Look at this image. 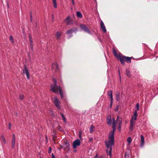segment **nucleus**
<instances>
[{
  "label": "nucleus",
  "mask_w": 158,
  "mask_h": 158,
  "mask_svg": "<svg viewBox=\"0 0 158 158\" xmlns=\"http://www.w3.org/2000/svg\"><path fill=\"white\" fill-rule=\"evenodd\" d=\"M116 126H112V127L113 131H110L108 138V141H105V144L107 149H109L110 150L109 152V155L111 156V151L112 150V146L114 145V131L116 130Z\"/></svg>",
  "instance_id": "nucleus-1"
},
{
  "label": "nucleus",
  "mask_w": 158,
  "mask_h": 158,
  "mask_svg": "<svg viewBox=\"0 0 158 158\" xmlns=\"http://www.w3.org/2000/svg\"><path fill=\"white\" fill-rule=\"evenodd\" d=\"M119 60H120L121 64L123 65L125 64V61L127 63H130L131 62V59L132 58V57L126 56L122 55L121 56H119Z\"/></svg>",
  "instance_id": "nucleus-2"
},
{
  "label": "nucleus",
  "mask_w": 158,
  "mask_h": 158,
  "mask_svg": "<svg viewBox=\"0 0 158 158\" xmlns=\"http://www.w3.org/2000/svg\"><path fill=\"white\" fill-rule=\"evenodd\" d=\"M53 80L54 81V84L53 85L52 84L51 85V90L54 93H57L58 91V88H59L60 87L57 85V81L55 78L53 79Z\"/></svg>",
  "instance_id": "nucleus-3"
},
{
  "label": "nucleus",
  "mask_w": 158,
  "mask_h": 158,
  "mask_svg": "<svg viewBox=\"0 0 158 158\" xmlns=\"http://www.w3.org/2000/svg\"><path fill=\"white\" fill-rule=\"evenodd\" d=\"M64 21L68 25L73 24V20L71 19V17L70 16H68L65 19Z\"/></svg>",
  "instance_id": "nucleus-4"
},
{
  "label": "nucleus",
  "mask_w": 158,
  "mask_h": 158,
  "mask_svg": "<svg viewBox=\"0 0 158 158\" xmlns=\"http://www.w3.org/2000/svg\"><path fill=\"white\" fill-rule=\"evenodd\" d=\"M80 27L81 29L85 32L89 34H91V31L85 25L83 24H81L80 25Z\"/></svg>",
  "instance_id": "nucleus-5"
},
{
  "label": "nucleus",
  "mask_w": 158,
  "mask_h": 158,
  "mask_svg": "<svg viewBox=\"0 0 158 158\" xmlns=\"http://www.w3.org/2000/svg\"><path fill=\"white\" fill-rule=\"evenodd\" d=\"M77 31V29L76 27H73L66 31V34L68 35H70V37L72 36V33L74 32H76Z\"/></svg>",
  "instance_id": "nucleus-6"
},
{
  "label": "nucleus",
  "mask_w": 158,
  "mask_h": 158,
  "mask_svg": "<svg viewBox=\"0 0 158 158\" xmlns=\"http://www.w3.org/2000/svg\"><path fill=\"white\" fill-rule=\"evenodd\" d=\"M23 73L26 75V77L28 79H30V75L26 65H24V68L23 70Z\"/></svg>",
  "instance_id": "nucleus-7"
},
{
  "label": "nucleus",
  "mask_w": 158,
  "mask_h": 158,
  "mask_svg": "<svg viewBox=\"0 0 158 158\" xmlns=\"http://www.w3.org/2000/svg\"><path fill=\"white\" fill-rule=\"evenodd\" d=\"M53 102L55 105L56 106L57 108L59 109H60V102L56 97L55 98V99L53 101Z\"/></svg>",
  "instance_id": "nucleus-8"
},
{
  "label": "nucleus",
  "mask_w": 158,
  "mask_h": 158,
  "mask_svg": "<svg viewBox=\"0 0 158 158\" xmlns=\"http://www.w3.org/2000/svg\"><path fill=\"white\" fill-rule=\"evenodd\" d=\"M80 145V141L79 139H77L75 140L73 143V147L74 148H76L77 146Z\"/></svg>",
  "instance_id": "nucleus-9"
},
{
  "label": "nucleus",
  "mask_w": 158,
  "mask_h": 158,
  "mask_svg": "<svg viewBox=\"0 0 158 158\" xmlns=\"http://www.w3.org/2000/svg\"><path fill=\"white\" fill-rule=\"evenodd\" d=\"M100 26L103 32L104 33L106 32V30L103 21L102 20L101 21Z\"/></svg>",
  "instance_id": "nucleus-10"
},
{
  "label": "nucleus",
  "mask_w": 158,
  "mask_h": 158,
  "mask_svg": "<svg viewBox=\"0 0 158 158\" xmlns=\"http://www.w3.org/2000/svg\"><path fill=\"white\" fill-rule=\"evenodd\" d=\"M113 53L114 56L117 58V59L118 60H119V56H121L122 54L120 53H119L118 54H117L116 51L114 49L113 50Z\"/></svg>",
  "instance_id": "nucleus-11"
},
{
  "label": "nucleus",
  "mask_w": 158,
  "mask_h": 158,
  "mask_svg": "<svg viewBox=\"0 0 158 158\" xmlns=\"http://www.w3.org/2000/svg\"><path fill=\"white\" fill-rule=\"evenodd\" d=\"M106 121L107 123L109 125H111L112 123V120L111 119V116L110 115H109L106 117Z\"/></svg>",
  "instance_id": "nucleus-12"
},
{
  "label": "nucleus",
  "mask_w": 158,
  "mask_h": 158,
  "mask_svg": "<svg viewBox=\"0 0 158 158\" xmlns=\"http://www.w3.org/2000/svg\"><path fill=\"white\" fill-rule=\"evenodd\" d=\"M0 140L1 143L3 142L4 144L6 143V141L3 134H2L0 136Z\"/></svg>",
  "instance_id": "nucleus-13"
},
{
  "label": "nucleus",
  "mask_w": 158,
  "mask_h": 158,
  "mask_svg": "<svg viewBox=\"0 0 158 158\" xmlns=\"http://www.w3.org/2000/svg\"><path fill=\"white\" fill-rule=\"evenodd\" d=\"M134 123L135 122H134L133 121H132V120L130 121L129 129L131 131H132L134 128Z\"/></svg>",
  "instance_id": "nucleus-14"
},
{
  "label": "nucleus",
  "mask_w": 158,
  "mask_h": 158,
  "mask_svg": "<svg viewBox=\"0 0 158 158\" xmlns=\"http://www.w3.org/2000/svg\"><path fill=\"white\" fill-rule=\"evenodd\" d=\"M140 138L141 139V143L140 145V147H142L144 145V137L143 135H141L140 136Z\"/></svg>",
  "instance_id": "nucleus-15"
},
{
  "label": "nucleus",
  "mask_w": 158,
  "mask_h": 158,
  "mask_svg": "<svg viewBox=\"0 0 158 158\" xmlns=\"http://www.w3.org/2000/svg\"><path fill=\"white\" fill-rule=\"evenodd\" d=\"M61 33L59 31L56 32V37L57 40H59L60 39V37L61 35Z\"/></svg>",
  "instance_id": "nucleus-16"
},
{
  "label": "nucleus",
  "mask_w": 158,
  "mask_h": 158,
  "mask_svg": "<svg viewBox=\"0 0 158 158\" xmlns=\"http://www.w3.org/2000/svg\"><path fill=\"white\" fill-rule=\"evenodd\" d=\"M120 93L119 92L116 91V100L118 101L120 100Z\"/></svg>",
  "instance_id": "nucleus-17"
},
{
  "label": "nucleus",
  "mask_w": 158,
  "mask_h": 158,
  "mask_svg": "<svg viewBox=\"0 0 158 158\" xmlns=\"http://www.w3.org/2000/svg\"><path fill=\"white\" fill-rule=\"evenodd\" d=\"M126 74L128 78H130L132 76V75L130 73V71L128 69H126Z\"/></svg>",
  "instance_id": "nucleus-18"
},
{
  "label": "nucleus",
  "mask_w": 158,
  "mask_h": 158,
  "mask_svg": "<svg viewBox=\"0 0 158 158\" xmlns=\"http://www.w3.org/2000/svg\"><path fill=\"white\" fill-rule=\"evenodd\" d=\"M58 90L59 91L60 94V95L61 98L62 99L63 98L64 96L63 91H62V89H61L60 87L59 88H58Z\"/></svg>",
  "instance_id": "nucleus-19"
},
{
  "label": "nucleus",
  "mask_w": 158,
  "mask_h": 158,
  "mask_svg": "<svg viewBox=\"0 0 158 158\" xmlns=\"http://www.w3.org/2000/svg\"><path fill=\"white\" fill-rule=\"evenodd\" d=\"M119 117L118 116H117V120H118V126L121 127L122 123V119L121 118H120L119 119Z\"/></svg>",
  "instance_id": "nucleus-20"
},
{
  "label": "nucleus",
  "mask_w": 158,
  "mask_h": 158,
  "mask_svg": "<svg viewBox=\"0 0 158 158\" xmlns=\"http://www.w3.org/2000/svg\"><path fill=\"white\" fill-rule=\"evenodd\" d=\"M77 16L80 18H81L82 17V15L81 13L79 11L77 12Z\"/></svg>",
  "instance_id": "nucleus-21"
},
{
  "label": "nucleus",
  "mask_w": 158,
  "mask_h": 158,
  "mask_svg": "<svg viewBox=\"0 0 158 158\" xmlns=\"http://www.w3.org/2000/svg\"><path fill=\"white\" fill-rule=\"evenodd\" d=\"M53 3V6L55 8H56L57 7V5L56 2V0H52Z\"/></svg>",
  "instance_id": "nucleus-22"
},
{
  "label": "nucleus",
  "mask_w": 158,
  "mask_h": 158,
  "mask_svg": "<svg viewBox=\"0 0 158 158\" xmlns=\"http://www.w3.org/2000/svg\"><path fill=\"white\" fill-rule=\"evenodd\" d=\"M94 128V127L93 125H91L90 127V132L92 133L93 131V129Z\"/></svg>",
  "instance_id": "nucleus-23"
},
{
  "label": "nucleus",
  "mask_w": 158,
  "mask_h": 158,
  "mask_svg": "<svg viewBox=\"0 0 158 158\" xmlns=\"http://www.w3.org/2000/svg\"><path fill=\"white\" fill-rule=\"evenodd\" d=\"M132 140L131 137H129L127 139V142H128V144H130L131 143Z\"/></svg>",
  "instance_id": "nucleus-24"
},
{
  "label": "nucleus",
  "mask_w": 158,
  "mask_h": 158,
  "mask_svg": "<svg viewBox=\"0 0 158 158\" xmlns=\"http://www.w3.org/2000/svg\"><path fill=\"white\" fill-rule=\"evenodd\" d=\"M12 148H13L15 147V139H12Z\"/></svg>",
  "instance_id": "nucleus-25"
},
{
  "label": "nucleus",
  "mask_w": 158,
  "mask_h": 158,
  "mask_svg": "<svg viewBox=\"0 0 158 158\" xmlns=\"http://www.w3.org/2000/svg\"><path fill=\"white\" fill-rule=\"evenodd\" d=\"M29 38L30 41V43L31 46L32 47V44L33 42H32V38L31 36V35L30 34H29Z\"/></svg>",
  "instance_id": "nucleus-26"
},
{
  "label": "nucleus",
  "mask_w": 158,
  "mask_h": 158,
  "mask_svg": "<svg viewBox=\"0 0 158 158\" xmlns=\"http://www.w3.org/2000/svg\"><path fill=\"white\" fill-rule=\"evenodd\" d=\"M60 114L61 115V116H62V117L63 118V120H64V122H66V119L65 118L64 116V115L61 112L60 113Z\"/></svg>",
  "instance_id": "nucleus-27"
},
{
  "label": "nucleus",
  "mask_w": 158,
  "mask_h": 158,
  "mask_svg": "<svg viewBox=\"0 0 158 158\" xmlns=\"http://www.w3.org/2000/svg\"><path fill=\"white\" fill-rule=\"evenodd\" d=\"M65 147L66 148H69V143L65 142Z\"/></svg>",
  "instance_id": "nucleus-28"
},
{
  "label": "nucleus",
  "mask_w": 158,
  "mask_h": 158,
  "mask_svg": "<svg viewBox=\"0 0 158 158\" xmlns=\"http://www.w3.org/2000/svg\"><path fill=\"white\" fill-rule=\"evenodd\" d=\"M113 122L112 123V126H116L117 123L115 122V119L114 118H113Z\"/></svg>",
  "instance_id": "nucleus-29"
},
{
  "label": "nucleus",
  "mask_w": 158,
  "mask_h": 158,
  "mask_svg": "<svg viewBox=\"0 0 158 158\" xmlns=\"http://www.w3.org/2000/svg\"><path fill=\"white\" fill-rule=\"evenodd\" d=\"M53 64H54L55 65V66L56 68V71H57L58 70H59V67H58V65L57 64V63L52 64V65H53Z\"/></svg>",
  "instance_id": "nucleus-30"
},
{
  "label": "nucleus",
  "mask_w": 158,
  "mask_h": 158,
  "mask_svg": "<svg viewBox=\"0 0 158 158\" xmlns=\"http://www.w3.org/2000/svg\"><path fill=\"white\" fill-rule=\"evenodd\" d=\"M10 41L12 43H14L13 39V36H12V35H10Z\"/></svg>",
  "instance_id": "nucleus-31"
},
{
  "label": "nucleus",
  "mask_w": 158,
  "mask_h": 158,
  "mask_svg": "<svg viewBox=\"0 0 158 158\" xmlns=\"http://www.w3.org/2000/svg\"><path fill=\"white\" fill-rule=\"evenodd\" d=\"M107 94L109 97L112 95V91L111 90H110L109 91H108L107 93Z\"/></svg>",
  "instance_id": "nucleus-32"
},
{
  "label": "nucleus",
  "mask_w": 158,
  "mask_h": 158,
  "mask_svg": "<svg viewBox=\"0 0 158 158\" xmlns=\"http://www.w3.org/2000/svg\"><path fill=\"white\" fill-rule=\"evenodd\" d=\"M138 116V114L137 113V110H135L134 112V115L133 116L135 117H137Z\"/></svg>",
  "instance_id": "nucleus-33"
},
{
  "label": "nucleus",
  "mask_w": 158,
  "mask_h": 158,
  "mask_svg": "<svg viewBox=\"0 0 158 158\" xmlns=\"http://www.w3.org/2000/svg\"><path fill=\"white\" fill-rule=\"evenodd\" d=\"M24 98V96L23 95H20L19 96V99L20 100H22Z\"/></svg>",
  "instance_id": "nucleus-34"
},
{
  "label": "nucleus",
  "mask_w": 158,
  "mask_h": 158,
  "mask_svg": "<svg viewBox=\"0 0 158 158\" xmlns=\"http://www.w3.org/2000/svg\"><path fill=\"white\" fill-rule=\"evenodd\" d=\"M129 155L127 154V152L125 153L124 157L125 158H129Z\"/></svg>",
  "instance_id": "nucleus-35"
},
{
  "label": "nucleus",
  "mask_w": 158,
  "mask_h": 158,
  "mask_svg": "<svg viewBox=\"0 0 158 158\" xmlns=\"http://www.w3.org/2000/svg\"><path fill=\"white\" fill-rule=\"evenodd\" d=\"M137 117H135V116H133L131 119L130 120V121L132 120V121H133V120H135L136 119Z\"/></svg>",
  "instance_id": "nucleus-36"
},
{
  "label": "nucleus",
  "mask_w": 158,
  "mask_h": 158,
  "mask_svg": "<svg viewBox=\"0 0 158 158\" xmlns=\"http://www.w3.org/2000/svg\"><path fill=\"white\" fill-rule=\"evenodd\" d=\"M30 20L31 21V22H32V13L31 11L30 12Z\"/></svg>",
  "instance_id": "nucleus-37"
},
{
  "label": "nucleus",
  "mask_w": 158,
  "mask_h": 158,
  "mask_svg": "<svg viewBox=\"0 0 158 158\" xmlns=\"http://www.w3.org/2000/svg\"><path fill=\"white\" fill-rule=\"evenodd\" d=\"M52 139L53 140H55L56 139V137L55 135H52Z\"/></svg>",
  "instance_id": "nucleus-38"
},
{
  "label": "nucleus",
  "mask_w": 158,
  "mask_h": 158,
  "mask_svg": "<svg viewBox=\"0 0 158 158\" xmlns=\"http://www.w3.org/2000/svg\"><path fill=\"white\" fill-rule=\"evenodd\" d=\"M51 152H52L51 148V147H49L48 148V152L49 153H51Z\"/></svg>",
  "instance_id": "nucleus-39"
},
{
  "label": "nucleus",
  "mask_w": 158,
  "mask_h": 158,
  "mask_svg": "<svg viewBox=\"0 0 158 158\" xmlns=\"http://www.w3.org/2000/svg\"><path fill=\"white\" fill-rule=\"evenodd\" d=\"M136 107L137 108V111L139 110V103H137L136 105Z\"/></svg>",
  "instance_id": "nucleus-40"
},
{
  "label": "nucleus",
  "mask_w": 158,
  "mask_h": 158,
  "mask_svg": "<svg viewBox=\"0 0 158 158\" xmlns=\"http://www.w3.org/2000/svg\"><path fill=\"white\" fill-rule=\"evenodd\" d=\"M109 97L110 98V101L111 102H113V99L112 95L110 96Z\"/></svg>",
  "instance_id": "nucleus-41"
},
{
  "label": "nucleus",
  "mask_w": 158,
  "mask_h": 158,
  "mask_svg": "<svg viewBox=\"0 0 158 158\" xmlns=\"http://www.w3.org/2000/svg\"><path fill=\"white\" fill-rule=\"evenodd\" d=\"M119 106V105H118L117 106L116 108L114 110L115 111H118V109Z\"/></svg>",
  "instance_id": "nucleus-42"
},
{
  "label": "nucleus",
  "mask_w": 158,
  "mask_h": 158,
  "mask_svg": "<svg viewBox=\"0 0 158 158\" xmlns=\"http://www.w3.org/2000/svg\"><path fill=\"white\" fill-rule=\"evenodd\" d=\"M79 138L80 139H81V133L80 131L79 132Z\"/></svg>",
  "instance_id": "nucleus-43"
},
{
  "label": "nucleus",
  "mask_w": 158,
  "mask_h": 158,
  "mask_svg": "<svg viewBox=\"0 0 158 158\" xmlns=\"http://www.w3.org/2000/svg\"><path fill=\"white\" fill-rule=\"evenodd\" d=\"M12 136V139H15V135L14 134H13Z\"/></svg>",
  "instance_id": "nucleus-44"
},
{
  "label": "nucleus",
  "mask_w": 158,
  "mask_h": 158,
  "mask_svg": "<svg viewBox=\"0 0 158 158\" xmlns=\"http://www.w3.org/2000/svg\"><path fill=\"white\" fill-rule=\"evenodd\" d=\"M118 129L119 131H120L121 129V127L118 126Z\"/></svg>",
  "instance_id": "nucleus-45"
},
{
  "label": "nucleus",
  "mask_w": 158,
  "mask_h": 158,
  "mask_svg": "<svg viewBox=\"0 0 158 158\" xmlns=\"http://www.w3.org/2000/svg\"><path fill=\"white\" fill-rule=\"evenodd\" d=\"M93 139L92 138H89V142H91L92 141Z\"/></svg>",
  "instance_id": "nucleus-46"
},
{
  "label": "nucleus",
  "mask_w": 158,
  "mask_h": 158,
  "mask_svg": "<svg viewBox=\"0 0 158 158\" xmlns=\"http://www.w3.org/2000/svg\"><path fill=\"white\" fill-rule=\"evenodd\" d=\"M52 158H55V157L54 155L52 153Z\"/></svg>",
  "instance_id": "nucleus-47"
},
{
  "label": "nucleus",
  "mask_w": 158,
  "mask_h": 158,
  "mask_svg": "<svg viewBox=\"0 0 158 158\" xmlns=\"http://www.w3.org/2000/svg\"><path fill=\"white\" fill-rule=\"evenodd\" d=\"M112 103H113V102H111L110 101V108H111L112 107Z\"/></svg>",
  "instance_id": "nucleus-48"
},
{
  "label": "nucleus",
  "mask_w": 158,
  "mask_h": 158,
  "mask_svg": "<svg viewBox=\"0 0 158 158\" xmlns=\"http://www.w3.org/2000/svg\"><path fill=\"white\" fill-rule=\"evenodd\" d=\"M56 133V131L55 130H54L53 131V135H55V134Z\"/></svg>",
  "instance_id": "nucleus-49"
},
{
  "label": "nucleus",
  "mask_w": 158,
  "mask_h": 158,
  "mask_svg": "<svg viewBox=\"0 0 158 158\" xmlns=\"http://www.w3.org/2000/svg\"><path fill=\"white\" fill-rule=\"evenodd\" d=\"M61 128V127L60 126H58V129L59 130H60V129Z\"/></svg>",
  "instance_id": "nucleus-50"
},
{
  "label": "nucleus",
  "mask_w": 158,
  "mask_h": 158,
  "mask_svg": "<svg viewBox=\"0 0 158 158\" xmlns=\"http://www.w3.org/2000/svg\"><path fill=\"white\" fill-rule=\"evenodd\" d=\"M72 3H73V4H74V1L73 0H72Z\"/></svg>",
  "instance_id": "nucleus-51"
},
{
  "label": "nucleus",
  "mask_w": 158,
  "mask_h": 158,
  "mask_svg": "<svg viewBox=\"0 0 158 158\" xmlns=\"http://www.w3.org/2000/svg\"><path fill=\"white\" fill-rule=\"evenodd\" d=\"M98 39L100 41H101V39H100V38H98Z\"/></svg>",
  "instance_id": "nucleus-52"
},
{
  "label": "nucleus",
  "mask_w": 158,
  "mask_h": 158,
  "mask_svg": "<svg viewBox=\"0 0 158 158\" xmlns=\"http://www.w3.org/2000/svg\"><path fill=\"white\" fill-rule=\"evenodd\" d=\"M9 127H10L11 126V123H9Z\"/></svg>",
  "instance_id": "nucleus-53"
},
{
  "label": "nucleus",
  "mask_w": 158,
  "mask_h": 158,
  "mask_svg": "<svg viewBox=\"0 0 158 158\" xmlns=\"http://www.w3.org/2000/svg\"><path fill=\"white\" fill-rule=\"evenodd\" d=\"M94 158H97V155L94 157Z\"/></svg>",
  "instance_id": "nucleus-54"
},
{
  "label": "nucleus",
  "mask_w": 158,
  "mask_h": 158,
  "mask_svg": "<svg viewBox=\"0 0 158 158\" xmlns=\"http://www.w3.org/2000/svg\"><path fill=\"white\" fill-rule=\"evenodd\" d=\"M7 4L8 6V7H9V4Z\"/></svg>",
  "instance_id": "nucleus-55"
},
{
  "label": "nucleus",
  "mask_w": 158,
  "mask_h": 158,
  "mask_svg": "<svg viewBox=\"0 0 158 158\" xmlns=\"http://www.w3.org/2000/svg\"><path fill=\"white\" fill-rule=\"evenodd\" d=\"M10 127H9V129H10Z\"/></svg>",
  "instance_id": "nucleus-56"
},
{
  "label": "nucleus",
  "mask_w": 158,
  "mask_h": 158,
  "mask_svg": "<svg viewBox=\"0 0 158 158\" xmlns=\"http://www.w3.org/2000/svg\"><path fill=\"white\" fill-rule=\"evenodd\" d=\"M65 101L67 103V101H66V100H65Z\"/></svg>",
  "instance_id": "nucleus-57"
},
{
  "label": "nucleus",
  "mask_w": 158,
  "mask_h": 158,
  "mask_svg": "<svg viewBox=\"0 0 158 158\" xmlns=\"http://www.w3.org/2000/svg\"><path fill=\"white\" fill-rule=\"evenodd\" d=\"M119 74L120 75V72L119 71Z\"/></svg>",
  "instance_id": "nucleus-58"
},
{
  "label": "nucleus",
  "mask_w": 158,
  "mask_h": 158,
  "mask_svg": "<svg viewBox=\"0 0 158 158\" xmlns=\"http://www.w3.org/2000/svg\"><path fill=\"white\" fill-rule=\"evenodd\" d=\"M95 1L96 0H94Z\"/></svg>",
  "instance_id": "nucleus-59"
},
{
  "label": "nucleus",
  "mask_w": 158,
  "mask_h": 158,
  "mask_svg": "<svg viewBox=\"0 0 158 158\" xmlns=\"http://www.w3.org/2000/svg\"><path fill=\"white\" fill-rule=\"evenodd\" d=\"M81 158H82V157H81Z\"/></svg>",
  "instance_id": "nucleus-60"
}]
</instances>
